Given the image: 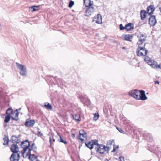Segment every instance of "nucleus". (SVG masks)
Returning a JSON list of instances; mask_svg holds the SVG:
<instances>
[{
  "instance_id": "obj_1",
  "label": "nucleus",
  "mask_w": 161,
  "mask_h": 161,
  "mask_svg": "<svg viewBox=\"0 0 161 161\" xmlns=\"http://www.w3.org/2000/svg\"><path fill=\"white\" fill-rule=\"evenodd\" d=\"M20 145L21 147L23 148V150L21 151L22 156L25 158L28 156V159L30 160V148L29 147L30 143L29 141L26 140L22 142Z\"/></svg>"
},
{
  "instance_id": "obj_2",
  "label": "nucleus",
  "mask_w": 161,
  "mask_h": 161,
  "mask_svg": "<svg viewBox=\"0 0 161 161\" xmlns=\"http://www.w3.org/2000/svg\"><path fill=\"white\" fill-rule=\"evenodd\" d=\"M145 43H144L143 45H138V47L136 51V53L137 56H144L147 54L148 51L145 47Z\"/></svg>"
},
{
  "instance_id": "obj_3",
  "label": "nucleus",
  "mask_w": 161,
  "mask_h": 161,
  "mask_svg": "<svg viewBox=\"0 0 161 161\" xmlns=\"http://www.w3.org/2000/svg\"><path fill=\"white\" fill-rule=\"evenodd\" d=\"M96 147L95 149L96 152L100 153L103 154L105 152L108 151V147H107L106 146L102 144H96Z\"/></svg>"
},
{
  "instance_id": "obj_4",
  "label": "nucleus",
  "mask_w": 161,
  "mask_h": 161,
  "mask_svg": "<svg viewBox=\"0 0 161 161\" xmlns=\"http://www.w3.org/2000/svg\"><path fill=\"white\" fill-rule=\"evenodd\" d=\"M16 64L17 68L19 70V73L21 75L25 76L27 75V72L26 67L25 66L20 64L16 62Z\"/></svg>"
},
{
  "instance_id": "obj_5",
  "label": "nucleus",
  "mask_w": 161,
  "mask_h": 161,
  "mask_svg": "<svg viewBox=\"0 0 161 161\" xmlns=\"http://www.w3.org/2000/svg\"><path fill=\"white\" fill-rule=\"evenodd\" d=\"M140 94V91L137 89L131 90L129 92V95L133 97L136 99L138 100Z\"/></svg>"
},
{
  "instance_id": "obj_6",
  "label": "nucleus",
  "mask_w": 161,
  "mask_h": 161,
  "mask_svg": "<svg viewBox=\"0 0 161 161\" xmlns=\"http://www.w3.org/2000/svg\"><path fill=\"white\" fill-rule=\"evenodd\" d=\"M95 11L94 7L93 6H90L86 8L85 10V15L86 16H89L92 15Z\"/></svg>"
},
{
  "instance_id": "obj_7",
  "label": "nucleus",
  "mask_w": 161,
  "mask_h": 161,
  "mask_svg": "<svg viewBox=\"0 0 161 161\" xmlns=\"http://www.w3.org/2000/svg\"><path fill=\"white\" fill-rule=\"evenodd\" d=\"M147 37L146 34H141L138 36L139 40L137 42V44L141 45L145 43V42Z\"/></svg>"
},
{
  "instance_id": "obj_8",
  "label": "nucleus",
  "mask_w": 161,
  "mask_h": 161,
  "mask_svg": "<svg viewBox=\"0 0 161 161\" xmlns=\"http://www.w3.org/2000/svg\"><path fill=\"white\" fill-rule=\"evenodd\" d=\"M98 144V141L96 140H92L91 142H88L85 143L86 145L90 149H92L93 147V145Z\"/></svg>"
},
{
  "instance_id": "obj_9",
  "label": "nucleus",
  "mask_w": 161,
  "mask_h": 161,
  "mask_svg": "<svg viewBox=\"0 0 161 161\" xmlns=\"http://www.w3.org/2000/svg\"><path fill=\"white\" fill-rule=\"evenodd\" d=\"M148 64L153 68L160 69L161 68L160 65H158L157 63L154 60H152L148 62Z\"/></svg>"
},
{
  "instance_id": "obj_10",
  "label": "nucleus",
  "mask_w": 161,
  "mask_h": 161,
  "mask_svg": "<svg viewBox=\"0 0 161 161\" xmlns=\"http://www.w3.org/2000/svg\"><path fill=\"white\" fill-rule=\"evenodd\" d=\"M21 109V108L18 109H16L13 111V112L12 113L11 117V118L14 120L17 121L18 119V115L19 113L18 112V110Z\"/></svg>"
},
{
  "instance_id": "obj_11",
  "label": "nucleus",
  "mask_w": 161,
  "mask_h": 161,
  "mask_svg": "<svg viewBox=\"0 0 161 161\" xmlns=\"http://www.w3.org/2000/svg\"><path fill=\"white\" fill-rule=\"evenodd\" d=\"M20 157L19 153H12L10 158V161H19Z\"/></svg>"
},
{
  "instance_id": "obj_12",
  "label": "nucleus",
  "mask_w": 161,
  "mask_h": 161,
  "mask_svg": "<svg viewBox=\"0 0 161 161\" xmlns=\"http://www.w3.org/2000/svg\"><path fill=\"white\" fill-rule=\"evenodd\" d=\"M79 139L81 142H83L84 140H86L87 136L86 133L84 130H81L79 131Z\"/></svg>"
},
{
  "instance_id": "obj_13",
  "label": "nucleus",
  "mask_w": 161,
  "mask_h": 161,
  "mask_svg": "<svg viewBox=\"0 0 161 161\" xmlns=\"http://www.w3.org/2000/svg\"><path fill=\"white\" fill-rule=\"evenodd\" d=\"M10 149L13 153H18L19 152V148L17 144L13 143L10 147Z\"/></svg>"
},
{
  "instance_id": "obj_14",
  "label": "nucleus",
  "mask_w": 161,
  "mask_h": 161,
  "mask_svg": "<svg viewBox=\"0 0 161 161\" xmlns=\"http://www.w3.org/2000/svg\"><path fill=\"white\" fill-rule=\"evenodd\" d=\"M138 100H145L147 99V98L145 94V91L143 90L140 91V94L138 96Z\"/></svg>"
},
{
  "instance_id": "obj_15",
  "label": "nucleus",
  "mask_w": 161,
  "mask_h": 161,
  "mask_svg": "<svg viewBox=\"0 0 161 161\" xmlns=\"http://www.w3.org/2000/svg\"><path fill=\"white\" fill-rule=\"evenodd\" d=\"M157 23L155 17L154 15H152L149 19V24L152 26H154Z\"/></svg>"
},
{
  "instance_id": "obj_16",
  "label": "nucleus",
  "mask_w": 161,
  "mask_h": 161,
  "mask_svg": "<svg viewBox=\"0 0 161 161\" xmlns=\"http://www.w3.org/2000/svg\"><path fill=\"white\" fill-rule=\"evenodd\" d=\"M10 141L13 143L16 144L19 143L20 142V138L18 136H16L15 135H13L11 136Z\"/></svg>"
},
{
  "instance_id": "obj_17",
  "label": "nucleus",
  "mask_w": 161,
  "mask_h": 161,
  "mask_svg": "<svg viewBox=\"0 0 161 161\" xmlns=\"http://www.w3.org/2000/svg\"><path fill=\"white\" fill-rule=\"evenodd\" d=\"M115 144L114 140H111L107 142V147H108V151L110 150L113 147V146Z\"/></svg>"
},
{
  "instance_id": "obj_18",
  "label": "nucleus",
  "mask_w": 161,
  "mask_h": 161,
  "mask_svg": "<svg viewBox=\"0 0 161 161\" xmlns=\"http://www.w3.org/2000/svg\"><path fill=\"white\" fill-rule=\"evenodd\" d=\"M154 9L155 8L153 5H150L147 9V13L149 15H151L153 13Z\"/></svg>"
},
{
  "instance_id": "obj_19",
  "label": "nucleus",
  "mask_w": 161,
  "mask_h": 161,
  "mask_svg": "<svg viewBox=\"0 0 161 161\" xmlns=\"http://www.w3.org/2000/svg\"><path fill=\"white\" fill-rule=\"evenodd\" d=\"M84 4L86 8L92 6L93 4V2L91 0H84Z\"/></svg>"
},
{
  "instance_id": "obj_20",
  "label": "nucleus",
  "mask_w": 161,
  "mask_h": 161,
  "mask_svg": "<svg viewBox=\"0 0 161 161\" xmlns=\"http://www.w3.org/2000/svg\"><path fill=\"white\" fill-rule=\"evenodd\" d=\"M134 28L133 24L128 23L125 25V29L127 31H130Z\"/></svg>"
},
{
  "instance_id": "obj_21",
  "label": "nucleus",
  "mask_w": 161,
  "mask_h": 161,
  "mask_svg": "<svg viewBox=\"0 0 161 161\" xmlns=\"http://www.w3.org/2000/svg\"><path fill=\"white\" fill-rule=\"evenodd\" d=\"M96 19L95 22L97 23L101 24L102 23V17L100 14H98Z\"/></svg>"
},
{
  "instance_id": "obj_22",
  "label": "nucleus",
  "mask_w": 161,
  "mask_h": 161,
  "mask_svg": "<svg viewBox=\"0 0 161 161\" xmlns=\"http://www.w3.org/2000/svg\"><path fill=\"white\" fill-rule=\"evenodd\" d=\"M147 15L146 11L145 10H141L140 13L141 19L143 20L146 17Z\"/></svg>"
},
{
  "instance_id": "obj_23",
  "label": "nucleus",
  "mask_w": 161,
  "mask_h": 161,
  "mask_svg": "<svg viewBox=\"0 0 161 161\" xmlns=\"http://www.w3.org/2000/svg\"><path fill=\"white\" fill-rule=\"evenodd\" d=\"M133 37L132 35L128 34L125 35L124 39L125 40L131 41V39Z\"/></svg>"
},
{
  "instance_id": "obj_24",
  "label": "nucleus",
  "mask_w": 161,
  "mask_h": 161,
  "mask_svg": "<svg viewBox=\"0 0 161 161\" xmlns=\"http://www.w3.org/2000/svg\"><path fill=\"white\" fill-rule=\"evenodd\" d=\"M37 150V147L34 143H33L31 145V151H32L33 152L36 153Z\"/></svg>"
},
{
  "instance_id": "obj_25",
  "label": "nucleus",
  "mask_w": 161,
  "mask_h": 161,
  "mask_svg": "<svg viewBox=\"0 0 161 161\" xmlns=\"http://www.w3.org/2000/svg\"><path fill=\"white\" fill-rule=\"evenodd\" d=\"M3 140L4 141V142L3 143V144L4 145H8V142L9 141L8 137L5 136V137L3 138Z\"/></svg>"
},
{
  "instance_id": "obj_26",
  "label": "nucleus",
  "mask_w": 161,
  "mask_h": 161,
  "mask_svg": "<svg viewBox=\"0 0 161 161\" xmlns=\"http://www.w3.org/2000/svg\"><path fill=\"white\" fill-rule=\"evenodd\" d=\"M39 6H31V11L33 12L39 9Z\"/></svg>"
},
{
  "instance_id": "obj_27",
  "label": "nucleus",
  "mask_w": 161,
  "mask_h": 161,
  "mask_svg": "<svg viewBox=\"0 0 161 161\" xmlns=\"http://www.w3.org/2000/svg\"><path fill=\"white\" fill-rule=\"evenodd\" d=\"M73 119L76 121H80V116L79 114H75L73 115Z\"/></svg>"
},
{
  "instance_id": "obj_28",
  "label": "nucleus",
  "mask_w": 161,
  "mask_h": 161,
  "mask_svg": "<svg viewBox=\"0 0 161 161\" xmlns=\"http://www.w3.org/2000/svg\"><path fill=\"white\" fill-rule=\"evenodd\" d=\"M31 161H38L37 157L31 153Z\"/></svg>"
},
{
  "instance_id": "obj_29",
  "label": "nucleus",
  "mask_w": 161,
  "mask_h": 161,
  "mask_svg": "<svg viewBox=\"0 0 161 161\" xmlns=\"http://www.w3.org/2000/svg\"><path fill=\"white\" fill-rule=\"evenodd\" d=\"M14 111L11 108H9L6 110V114L7 115L9 114L10 115V114H11Z\"/></svg>"
},
{
  "instance_id": "obj_30",
  "label": "nucleus",
  "mask_w": 161,
  "mask_h": 161,
  "mask_svg": "<svg viewBox=\"0 0 161 161\" xmlns=\"http://www.w3.org/2000/svg\"><path fill=\"white\" fill-rule=\"evenodd\" d=\"M10 118L11 115H10L9 114L5 116V119L4 120V122L6 123H8L10 120Z\"/></svg>"
},
{
  "instance_id": "obj_31",
  "label": "nucleus",
  "mask_w": 161,
  "mask_h": 161,
  "mask_svg": "<svg viewBox=\"0 0 161 161\" xmlns=\"http://www.w3.org/2000/svg\"><path fill=\"white\" fill-rule=\"evenodd\" d=\"M44 106L48 109H51L52 108V106L49 103H45Z\"/></svg>"
},
{
  "instance_id": "obj_32",
  "label": "nucleus",
  "mask_w": 161,
  "mask_h": 161,
  "mask_svg": "<svg viewBox=\"0 0 161 161\" xmlns=\"http://www.w3.org/2000/svg\"><path fill=\"white\" fill-rule=\"evenodd\" d=\"M94 117L93 118V120L94 121H97L99 118V115L97 113H95L94 114Z\"/></svg>"
},
{
  "instance_id": "obj_33",
  "label": "nucleus",
  "mask_w": 161,
  "mask_h": 161,
  "mask_svg": "<svg viewBox=\"0 0 161 161\" xmlns=\"http://www.w3.org/2000/svg\"><path fill=\"white\" fill-rule=\"evenodd\" d=\"M152 60L150 58L147 56H146L144 58V60L148 64V62Z\"/></svg>"
},
{
  "instance_id": "obj_34",
  "label": "nucleus",
  "mask_w": 161,
  "mask_h": 161,
  "mask_svg": "<svg viewBox=\"0 0 161 161\" xmlns=\"http://www.w3.org/2000/svg\"><path fill=\"white\" fill-rule=\"evenodd\" d=\"M113 150L111 151L112 152H115L119 147V146L118 145L117 146H116L115 144L113 146Z\"/></svg>"
},
{
  "instance_id": "obj_35",
  "label": "nucleus",
  "mask_w": 161,
  "mask_h": 161,
  "mask_svg": "<svg viewBox=\"0 0 161 161\" xmlns=\"http://www.w3.org/2000/svg\"><path fill=\"white\" fill-rule=\"evenodd\" d=\"M59 136L60 137V139L59 140V142H63L64 144H66L67 142L66 141H64L60 136Z\"/></svg>"
},
{
  "instance_id": "obj_36",
  "label": "nucleus",
  "mask_w": 161,
  "mask_h": 161,
  "mask_svg": "<svg viewBox=\"0 0 161 161\" xmlns=\"http://www.w3.org/2000/svg\"><path fill=\"white\" fill-rule=\"evenodd\" d=\"M74 4V2L72 1H70L69 2V7L70 8H71L73 5Z\"/></svg>"
},
{
  "instance_id": "obj_37",
  "label": "nucleus",
  "mask_w": 161,
  "mask_h": 161,
  "mask_svg": "<svg viewBox=\"0 0 161 161\" xmlns=\"http://www.w3.org/2000/svg\"><path fill=\"white\" fill-rule=\"evenodd\" d=\"M25 125L26 126H27V127L30 126V121H26L25 123Z\"/></svg>"
},
{
  "instance_id": "obj_38",
  "label": "nucleus",
  "mask_w": 161,
  "mask_h": 161,
  "mask_svg": "<svg viewBox=\"0 0 161 161\" xmlns=\"http://www.w3.org/2000/svg\"><path fill=\"white\" fill-rule=\"evenodd\" d=\"M35 121L34 120L31 119V127L33 126L35 123Z\"/></svg>"
},
{
  "instance_id": "obj_39",
  "label": "nucleus",
  "mask_w": 161,
  "mask_h": 161,
  "mask_svg": "<svg viewBox=\"0 0 161 161\" xmlns=\"http://www.w3.org/2000/svg\"><path fill=\"white\" fill-rule=\"evenodd\" d=\"M119 28L120 30H122L124 29H125V27H124L123 26V25L122 24H120L119 25Z\"/></svg>"
},
{
  "instance_id": "obj_40",
  "label": "nucleus",
  "mask_w": 161,
  "mask_h": 161,
  "mask_svg": "<svg viewBox=\"0 0 161 161\" xmlns=\"http://www.w3.org/2000/svg\"><path fill=\"white\" fill-rule=\"evenodd\" d=\"M120 161H125L124 158V157L121 156L119 157Z\"/></svg>"
},
{
  "instance_id": "obj_41",
  "label": "nucleus",
  "mask_w": 161,
  "mask_h": 161,
  "mask_svg": "<svg viewBox=\"0 0 161 161\" xmlns=\"http://www.w3.org/2000/svg\"><path fill=\"white\" fill-rule=\"evenodd\" d=\"M43 134L40 131H38L37 133V135L38 136H42Z\"/></svg>"
},
{
  "instance_id": "obj_42",
  "label": "nucleus",
  "mask_w": 161,
  "mask_h": 161,
  "mask_svg": "<svg viewBox=\"0 0 161 161\" xmlns=\"http://www.w3.org/2000/svg\"><path fill=\"white\" fill-rule=\"evenodd\" d=\"M49 142L50 143V146H51L52 144L53 143L52 142V138L51 137H50L49 138Z\"/></svg>"
},
{
  "instance_id": "obj_43",
  "label": "nucleus",
  "mask_w": 161,
  "mask_h": 161,
  "mask_svg": "<svg viewBox=\"0 0 161 161\" xmlns=\"http://www.w3.org/2000/svg\"><path fill=\"white\" fill-rule=\"evenodd\" d=\"M118 129V130H119V131L120 132H121V133H124V131L123 130H122V129H120V130H119Z\"/></svg>"
},
{
  "instance_id": "obj_44",
  "label": "nucleus",
  "mask_w": 161,
  "mask_h": 161,
  "mask_svg": "<svg viewBox=\"0 0 161 161\" xmlns=\"http://www.w3.org/2000/svg\"><path fill=\"white\" fill-rule=\"evenodd\" d=\"M159 84V82L158 81H155V84Z\"/></svg>"
},
{
  "instance_id": "obj_45",
  "label": "nucleus",
  "mask_w": 161,
  "mask_h": 161,
  "mask_svg": "<svg viewBox=\"0 0 161 161\" xmlns=\"http://www.w3.org/2000/svg\"><path fill=\"white\" fill-rule=\"evenodd\" d=\"M72 136L73 138H74L75 136V135L74 134H72Z\"/></svg>"
},
{
  "instance_id": "obj_46",
  "label": "nucleus",
  "mask_w": 161,
  "mask_h": 161,
  "mask_svg": "<svg viewBox=\"0 0 161 161\" xmlns=\"http://www.w3.org/2000/svg\"><path fill=\"white\" fill-rule=\"evenodd\" d=\"M159 10L160 11V12H161V7L159 8Z\"/></svg>"
},
{
  "instance_id": "obj_47",
  "label": "nucleus",
  "mask_w": 161,
  "mask_h": 161,
  "mask_svg": "<svg viewBox=\"0 0 161 161\" xmlns=\"http://www.w3.org/2000/svg\"><path fill=\"white\" fill-rule=\"evenodd\" d=\"M53 142H54L55 141V140L54 139H53Z\"/></svg>"
},
{
  "instance_id": "obj_48",
  "label": "nucleus",
  "mask_w": 161,
  "mask_h": 161,
  "mask_svg": "<svg viewBox=\"0 0 161 161\" xmlns=\"http://www.w3.org/2000/svg\"><path fill=\"white\" fill-rule=\"evenodd\" d=\"M149 139L150 140V139H151V137H149Z\"/></svg>"
},
{
  "instance_id": "obj_49",
  "label": "nucleus",
  "mask_w": 161,
  "mask_h": 161,
  "mask_svg": "<svg viewBox=\"0 0 161 161\" xmlns=\"http://www.w3.org/2000/svg\"><path fill=\"white\" fill-rule=\"evenodd\" d=\"M122 48H123V49H125V47H123Z\"/></svg>"
},
{
  "instance_id": "obj_50",
  "label": "nucleus",
  "mask_w": 161,
  "mask_h": 161,
  "mask_svg": "<svg viewBox=\"0 0 161 161\" xmlns=\"http://www.w3.org/2000/svg\"><path fill=\"white\" fill-rule=\"evenodd\" d=\"M105 161H108V160H105Z\"/></svg>"
},
{
  "instance_id": "obj_51",
  "label": "nucleus",
  "mask_w": 161,
  "mask_h": 161,
  "mask_svg": "<svg viewBox=\"0 0 161 161\" xmlns=\"http://www.w3.org/2000/svg\"><path fill=\"white\" fill-rule=\"evenodd\" d=\"M88 102H89V101H90L89 100H88Z\"/></svg>"
},
{
  "instance_id": "obj_52",
  "label": "nucleus",
  "mask_w": 161,
  "mask_h": 161,
  "mask_svg": "<svg viewBox=\"0 0 161 161\" xmlns=\"http://www.w3.org/2000/svg\"><path fill=\"white\" fill-rule=\"evenodd\" d=\"M5 126H6V125H4V127H5Z\"/></svg>"
}]
</instances>
